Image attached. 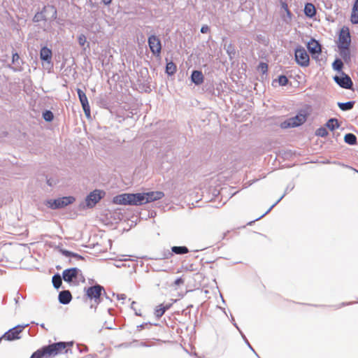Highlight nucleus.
<instances>
[{"label":"nucleus","instance_id":"1","mask_svg":"<svg viewBox=\"0 0 358 358\" xmlns=\"http://www.w3.org/2000/svg\"><path fill=\"white\" fill-rule=\"evenodd\" d=\"M62 278L65 282L74 285H78L80 281L85 280L82 271L77 267L64 269L62 272Z\"/></svg>","mask_w":358,"mask_h":358},{"label":"nucleus","instance_id":"2","mask_svg":"<svg viewBox=\"0 0 358 358\" xmlns=\"http://www.w3.org/2000/svg\"><path fill=\"white\" fill-rule=\"evenodd\" d=\"M75 201L76 199L74 196H67L54 199H48L46 201L45 205L52 210H57L63 208L68 205L73 203Z\"/></svg>","mask_w":358,"mask_h":358},{"label":"nucleus","instance_id":"3","mask_svg":"<svg viewBox=\"0 0 358 358\" xmlns=\"http://www.w3.org/2000/svg\"><path fill=\"white\" fill-rule=\"evenodd\" d=\"M48 358H52L61 354L64 350L68 353L69 350L66 349V344L64 341L55 342L47 345H43Z\"/></svg>","mask_w":358,"mask_h":358},{"label":"nucleus","instance_id":"4","mask_svg":"<svg viewBox=\"0 0 358 358\" xmlns=\"http://www.w3.org/2000/svg\"><path fill=\"white\" fill-rule=\"evenodd\" d=\"M294 60L301 67H307L310 64L309 55L301 45H297L294 49Z\"/></svg>","mask_w":358,"mask_h":358},{"label":"nucleus","instance_id":"5","mask_svg":"<svg viewBox=\"0 0 358 358\" xmlns=\"http://www.w3.org/2000/svg\"><path fill=\"white\" fill-rule=\"evenodd\" d=\"M29 325V324H18L13 328H10L1 336H0V341L2 339L8 341H13L20 339L21 338L20 336V333L24 330L25 327H28Z\"/></svg>","mask_w":358,"mask_h":358},{"label":"nucleus","instance_id":"6","mask_svg":"<svg viewBox=\"0 0 358 358\" xmlns=\"http://www.w3.org/2000/svg\"><path fill=\"white\" fill-rule=\"evenodd\" d=\"M84 292H85V296L91 301L98 299V297L103 296V294H106L104 287L97 283L94 285L85 287Z\"/></svg>","mask_w":358,"mask_h":358},{"label":"nucleus","instance_id":"7","mask_svg":"<svg viewBox=\"0 0 358 358\" xmlns=\"http://www.w3.org/2000/svg\"><path fill=\"white\" fill-rule=\"evenodd\" d=\"M106 192L101 189H94L87 195L85 198L86 206L89 208H92L104 197Z\"/></svg>","mask_w":358,"mask_h":358},{"label":"nucleus","instance_id":"8","mask_svg":"<svg viewBox=\"0 0 358 358\" xmlns=\"http://www.w3.org/2000/svg\"><path fill=\"white\" fill-rule=\"evenodd\" d=\"M149 48L156 57H159L162 52V43L158 36L155 34L150 35L148 38Z\"/></svg>","mask_w":358,"mask_h":358},{"label":"nucleus","instance_id":"9","mask_svg":"<svg viewBox=\"0 0 358 358\" xmlns=\"http://www.w3.org/2000/svg\"><path fill=\"white\" fill-rule=\"evenodd\" d=\"M306 48L312 58L317 60L322 53V45L314 38H311L306 44Z\"/></svg>","mask_w":358,"mask_h":358},{"label":"nucleus","instance_id":"10","mask_svg":"<svg viewBox=\"0 0 358 358\" xmlns=\"http://www.w3.org/2000/svg\"><path fill=\"white\" fill-rule=\"evenodd\" d=\"M333 80L341 88L350 90L353 87L351 78L345 72H342L340 75L334 76Z\"/></svg>","mask_w":358,"mask_h":358},{"label":"nucleus","instance_id":"11","mask_svg":"<svg viewBox=\"0 0 358 358\" xmlns=\"http://www.w3.org/2000/svg\"><path fill=\"white\" fill-rule=\"evenodd\" d=\"M351 43V35L350 33L349 28L347 27H343L339 32L338 37L337 46H342L344 48L350 47Z\"/></svg>","mask_w":358,"mask_h":358},{"label":"nucleus","instance_id":"12","mask_svg":"<svg viewBox=\"0 0 358 358\" xmlns=\"http://www.w3.org/2000/svg\"><path fill=\"white\" fill-rule=\"evenodd\" d=\"M76 92H77L79 101L80 102V104L82 106V108L85 113V116L87 118H90L91 117L90 106V103H89V101H88V99H87V97L85 93L80 88H77Z\"/></svg>","mask_w":358,"mask_h":358},{"label":"nucleus","instance_id":"13","mask_svg":"<svg viewBox=\"0 0 358 358\" xmlns=\"http://www.w3.org/2000/svg\"><path fill=\"white\" fill-rule=\"evenodd\" d=\"M295 187V184L293 182H289L285 189L284 194L261 216L256 218L255 220L250 221L248 223V225H252V223H254L255 221L259 220L262 219L263 217H264L266 214H268L273 207H275L285 196L287 194H288L289 192L292 191Z\"/></svg>","mask_w":358,"mask_h":358},{"label":"nucleus","instance_id":"14","mask_svg":"<svg viewBox=\"0 0 358 358\" xmlns=\"http://www.w3.org/2000/svg\"><path fill=\"white\" fill-rule=\"evenodd\" d=\"M129 206H141L144 204L142 193H129Z\"/></svg>","mask_w":358,"mask_h":358},{"label":"nucleus","instance_id":"15","mask_svg":"<svg viewBox=\"0 0 358 358\" xmlns=\"http://www.w3.org/2000/svg\"><path fill=\"white\" fill-rule=\"evenodd\" d=\"M307 119V114L305 112H299L294 117H290L289 121L292 122L294 127L302 125Z\"/></svg>","mask_w":358,"mask_h":358},{"label":"nucleus","instance_id":"16","mask_svg":"<svg viewBox=\"0 0 358 358\" xmlns=\"http://www.w3.org/2000/svg\"><path fill=\"white\" fill-rule=\"evenodd\" d=\"M52 50L47 46H43L40 50V59L41 61L50 64L52 62Z\"/></svg>","mask_w":358,"mask_h":358},{"label":"nucleus","instance_id":"17","mask_svg":"<svg viewBox=\"0 0 358 358\" xmlns=\"http://www.w3.org/2000/svg\"><path fill=\"white\" fill-rule=\"evenodd\" d=\"M190 80L195 85H200L203 83L204 77L201 71L193 70L190 76Z\"/></svg>","mask_w":358,"mask_h":358},{"label":"nucleus","instance_id":"18","mask_svg":"<svg viewBox=\"0 0 358 358\" xmlns=\"http://www.w3.org/2000/svg\"><path fill=\"white\" fill-rule=\"evenodd\" d=\"M113 203L117 205H129V193H122L118 195L115 196L112 200Z\"/></svg>","mask_w":358,"mask_h":358},{"label":"nucleus","instance_id":"19","mask_svg":"<svg viewBox=\"0 0 358 358\" xmlns=\"http://www.w3.org/2000/svg\"><path fill=\"white\" fill-rule=\"evenodd\" d=\"M72 300V295L69 290H62L58 294V301L61 304L67 305Z\"/></svg>","mask_w":358,"mask_h":358},{"label":"nucleus","instance_id":"20","mask_svg":"<svg viewBox=\"0 0 358 358\" xmlns=\"http://www.w3.org/2000/svg\"><path fill=\"white\" fill-rule=\"evenodd\" d=\"M280 5H281V8L283 9L286 13V15H282V19L284 22H285L286 24H289L291 22V21L292 20L293 15H292V12L289 10V9L288 8V5L286 2L281 1Z\"/></svg>","mask_w":358,"mask_h":358},{"label":"nucleus","instance_id":"21","mask_svg":"<svg viewBox=\"0 0 358 358\" xmlns=\"http://www.w3.org/2000/svg\"><path fill=\"white\" fill-rule=\"evenodd\" d=\"M316 8L312 3H306L303 8L304 15L308 18H313L316 15Z\"/></svg>","mask_w":358,"mask_h":358},{"label":"nucleus","instance_id":"22","mask_svg":"<svg viewBox=\"0 0 358 358\" xmlns=\"http://www.w3.org/2000/svg\"><path fill=\"white\" fill-rule=\"evenodd\" d=\"M20 55L17 52H13L12 54V64H15V66H13L12 65H8V67L13 71L14 72L21 71L22 69L21 67L18 68L17 66L20 65Z\"/></svg>","mask_w":358,"mask_h":358},{"label":"nucleus","instance_id":"23","mask_svg":"<svg viewBox=\"0 0 358 358\" xmlns=\"http://www.w3.org/2000/svg\"><path fill=\"white\" fill-rule=\"evenodd\" d=\"M171 307V303H168L166 305H164L163 303L159 304L155 309L154 313H155V317L157 319L160 318L165 313V312L167 310H169Z\"/></svg>","mask_w":358,"mask_h":358},{"label":"nucleus","instance_id":"24","mask_svg":"<svg viewBox=\"0 0 358 358\" xmlns=\"http://www.w3.org/2000/svg\"><path fill=\"white\" fill-rule=\"evenodd\" d=\"M339 50V55L343 59V61L348 63L350 60V47L344 48L342 46H338Z\"/></svg>","mask_w":358,"mask_h":358},{"label":"nucleus","instance_id":"25","mask_svg":"<svg viewBox=\"0 0 358 358\" xmlns=\"http://www.w3.org/2000/svg\"><path fill=\"white\" fill-rule=\"evenodd\" d=\"M59 252L62 255L66 257L74 258L76 260H83L85 259L84 257H83L82 255L66 249L61 248L59 249Z\"/></svg>","mask_w":358,"mask_h":358},{"label":"nucleus","instance_id":"26","mask_svg":"<svg viewBox=\"0 0 358 358\" xmlns=\"http://www.w3.org/2000/svg\"><path fill=\"white\" fill-rule=\"evenodd\" d=\"M166 60V66H165V73L169 76H172L176 73V70H177V66L173 62H172V61L167 62V59Z\"/></svg>","mask_w":358,"mask_h":358},{"label":"nucleus","instance_id":"27","mask_svg":"<svg viewBox=\"0 0 358 358\" xmlns=\"http://www.w3.org/2000/svg\"><path fill=\"white\" fill-rule=\"evenodd\" d=\"M355 101H348L347 102H338L337 106L343 111H348L353 108Z\"/></svg>","mask_w":358,"mask_h":358},{"label":"nucleus","instance_id":"28","mask_svg":"<svg viewBox=\"0 0 358 358\" xmlns=\"http://www.w3.org/2000/svg\"><path fill=\"white\" fill-rule=\"evenodd\" d=\"M62 275H61L59 273L54 274L52 277V283L53 287L58 289L62 287Z\"/></svg>","mask_w":358,"mask_h":358},{"label":"nucleus","instance_id":"29","mask_svg":"<svg viewBox=\"0 0 358 358\" xmlns=\"http://www.w3.org/2000/svg\"><path fill=\"white\" fill-rule=\"evenodd\" d=\"M325 127H327L330 131H333L340 127V124L336 118L331 117L327 120L325 124Z\"/></svg>","mask_w":358,"mask_h":358},{"label":"nucleus","instance_id":"30","mask_svg":"<svg viewBox=\"0 0 358 358\" xmlns=\"http://www.w3.org/2000/svg\"><path fill=\"white\" fill-rule=\"evenodd\" d=\"M344 142L350 145L357 144V138L352 133H348L344 136Z\"/></svg>","mask_w":358,"mask_h":358},{"label":"nucleus","instance_id":"31","mask_svg":"<svg viewBox=\"0 0 358 358\" xmlns=\"http://www.w3.org/2000/svg\"><path fill=\"white\" fill-rule=\"evenodd\" d=\"M171 250L173 252V255H185L189 252V249L187 247L182 245V246H172L171 248Z\"/></svg>","mask_w":358,"mask_h":358},{"label":"nucleus","instance_id":"32","mask_svg":"<svg viewBox=\"0 0 358 358\" xmlns=\"http://www.w3.org/2000/svg\"><path fill=\"white\" fill-rule=\"evenodd\" d=\"M343 63L341 59L336 57L334 61L332 63V69L339 73H341L342 72H344L343 71Z\"/></svg>","mask_w":358,"mask_h":358},{"label":"nucleus","instance_id":"33","mask_svg":"<svg viewBox=\"0 0 358 358\" xmlns=\"http://www.w3.org/2000/svg\"><path fill=\"white\" fill-rule=\"evenodd\" d=\"M78 43L81 47H83V50H86L87 48H90V43L87 41V38L83 34L78 35Z\"/></svg>","mask_w":358,"mask_h":358},{"label":"nucleus","instance_id":"34","mask_svg":"<svg viewBox=\"0 0 358 358\" xmlns=\"http://www.w3.org/2000/svg\"><path fill=\"white\" fill-rule=\"evenodd\" d=\"M30 358H48L44 347L43 346L36 351H35L31 355Z\"/></svg>","mask_w":358,"mask_h":358},{"label":"nucleus","instance_id":"35","mask_svg":"<svg viewBox=\"0 0 358 358\" xmlns=\"http://www.w3.org/2000/svg\"><path fill=\"white\" fill-rule=\"evenodd\" d=\"M350 22L352 24H358V8L353 6L350 15Z\"/></svg>","mask_w":358,"mask_h":358},{"label":"nucleus","instance_id":"36","mask_svg":"<svg viewBox=\"0 0 358 358\" xmlns=\"http://www.w3.org/2000/svg\"><path fill=\"white\" fill-rule=\"evenodd\" d=\"M54 114L50 110H45L42 112V117L47 122H51L54 120Z\"/></svg>","mask_w":358,"mask_h":358},{"label":"nucleus","instance_id":"37","mask_svg":"<svg viewBox=\"0 0 358 358\" xmlns=\"http://www.w3.org/2000/svg\"><path fill=\"white\" fill-rule=\"evenodd\" d=\"M144 204L155 201L153 192H143Z\"/></svg>","mask_w":358,"mask_h":358},{"label":"nucleus","instance_id":"38","mask_svg":"<svg viewBox=\"0 0 358 358\" xmlns=\"http://www.w3.org/2000/svg\"><path fill=\"white\" fill-rule=\"evenodd\" d=\"M32 20L34 22H39L41 21H47L48 18L46 17L45 15L42 13V12L37 11L34 15Z\"/></svg>","mask_w":358,"mask_h":358},{"label":"nucleus","instance_id":"39","mask_svg":"<svg viewBox=\"0 0 358 358\" xmlns=\"http://www.w3.org/2000/svg\"><path fill=\"white\" fill-rule=\"evenodd\" d=\"M240 334L243 338V340L244 341L245 343L246 344V345L248 347V348L255 355V356L258 358H260V357L258 355V354L256 352V351L255 350V349L252 348V346L250 345V343H249L248 340L247 339L245 335L243 333L242 331H240Z\"/></svg>","mask_w":358,"mask_h":358},{"label":"nucleus","instance_id":"40","mask_svg":"<svg viewBox=\"0 0 358 358\" xmlns=\"http://www.w3.org/2000/svg\"><path fill=\"white\" fill-rule=\"evenodd\" d=\"M227 55L230 59H232L236 55V50L231 43H229L226 48Z\"/></svg>","mask_w":358,"mask_h":358},{"label":"nucleus","instance_id":"41","mask_svg":"<svg viewBox=\"0 0 358 358\" xmlns=\"http://www.w3.org/2000/svg\"><path fill=\"white\" fill-rule=\"evenodd\" d=\"M277 81L280 86H286L289 83L287 77L283 74L278 76Z\"/></svg>","mask_w":358,"mask_h":358},{"label":"nucleus","instance_id":"42","mask_svg":"<svg viewBox=\"0 0 358 358\" xmlns=\"http://www.w3.org/2000/svg\"><path fill=\"white\" fill-rule=\"evenodd\" d=\"M328 134L327 129L324 127H320L315 131V135L320 137H326Z\"/></svg>","mask_w":358,"mask_h":358},{"label":"nucleus","instance_id":"43","mask_svg":"<svg viewBox=\"0 0 358 358\" xmlns=\"http://www.w3.org/2000/svg\"><path fill=\"white\" fill-rule=\"evenodd\" d=\"M50 9L49 13H50L51 15H50L49 20L50 22H52V21H54L55 20H56L57 17V10L54 5H52L50 7Z\"/></svg>","mask_w":358,"mask_h":358},{"label":"nucleus","instance_id":"44","mask_svg":"<svg viewBox=\"0 0 358 358\" xmlns=\"http://www.w3.org/2000/svg\"><path fill=\"white\" fill-rule=\"evenodd\" d=\"M268 66L266 63L261 62L258 65V69L262 72V74H266L268 72Z\"/></svg>","mask_w":358,"mask_h":358},{"label":"nucleus","instance_id":"45","mask_svg":"<svg viewBox=\"0 0 358 358\" xmlns=\"http://www.w3.org/2000/svg\"><path fill=\"white\" fill-rule=\"evenodd\" d=\"M115 320L111 319L110 321H106L104 322V327L107 329H115Z\"/></svg>","mask_w":358,"mask_h":358},{"label":"nucleus","instance_id":"46","mask_svg":"<svg viewBox=\"0 0 358 358\" xmlns=\"http://www.w3.org/2000/svg\"><path fill=\"white\" fill-rule=\"evenodd\" d=\"M172 256H173V252H172V250H171V251H170V250H164V251L162 252V257H160L159 259H169V258H171Z\"/></svg>","mask_w":358,"mask_h":358},{"label":"nucleus","instance_id":"47","mask_svg":"<svg viewBox=\"0 0 358 358\" xmlns=\"http://www.w3.org/2000/svg\"><path fill=\"white\" fill-rule=\"evenodd\" d=\"M294 127L293 124H292V122L289 121V118L281 123V128H282V129L294 128Z\"/></svg>","mask_w":358,"mask_h":358},{"label":"nucleus","instance_id":"48","mask_svg":"<svg viewBox=\"0 0 358 358\" xmlns=\"http://www.w3.org/2000/svg\"><path fill=\"white\" fill-rule=\"evenodd\" d=\"M151 325H152V324L150 322L142 323L136 327V331H140L143 330V329L146 328L148 326H151Z\"/></svg>","mask_w":358,"mask_h":358},{"label":"nucleus","instance_id":"49","mask_svg":"<svg viewBox=\"0 0 358 358\" xmlns=\"http://www.w3.org/2000/svg\"><path fill=\"white\" fill-rule=\"evenodd\" d=\"M155 201L159 200L164 196V194L161 191L153 192Z\"/></svg>","mask_w":358,"mask_h":358},{"label":"nucleus","instance_id":"50","mask_svg":"<svg viewBox=\"0 0 358 358\" xmlns=\"http://www.w3.org/2000/svg\"><path fill=\"white\" fill-rule=\"evenodd\" d=\"M77 348L80 353L88 351V348L85 345L78 344Z\"/></svg>","mask_w":358,"mask_h":358},{"label":"nucleus","instance_id":"51","mask_svg":"<svg viewBox=\"0 0 358 358\" xmlns=\"http://www.w3.org/2000/svg\"><path fill=\"white\" fill-rule=\"evenodd\" d=\"M52 5L50 4H48L46 6H44L42 9L41 10H39L38 12H42V13L43 15H45V14H49V12H50V7Z\"/></svg>","mask_w":358,"mask_h":358},{"label":"nucleus","instance_id":"52","mask_svg":"<svg viewBox=\"0 0 358 358\" xmlns=\"http://www.w3.org/2000/svg\"><path fill=\"white\" fill-rule=\"evenodd\" d=\"M46 180L47 185L50 187H54L57 183V180L53 178H47Z\"/></svg>","mask_w":358,"mask_h":358},{"label":"nucleus","instance_id":"53","mask_svg":"<svg viewBox=\"0 0 358 358\" xmlns=\"http://www.w3.org/2000/svg\"><path fill=\"white\" fill-rule=\"evenodd\" d=\"M185 282V280L184 279L182 278V277H178L177 278L175 281H174V285H176V286H180L182 284H184Z\"/></svg>","mask_w":358,"mask_h":358},{"label":"nucleus","instance_id":"54","mask_svg":"<svg viewBox=\"0 0 358 358\" xmlns=\"http://www.w3.org/2000/svg\"><path fill=\"white\" fill-rule=\"evenodd\" d=\"M136 301H133L131 304V308L134 310V313H135V315H137V316H141V313L140 312V310H136V308L134 307V306L136 305Z\"/></svg>","mask_w":358,"mask_h":358},{"label":"nucleus","instance_id":"55","mask_svg":"<svg viewBox=\"0 0 358 358\" xmlns=\"http://www.w3.org/2000/svg\"><path fill=\"white\" fill-rule=\"evenodd\" d=\"M210 31V28L207 24H203L201 26L200 31L202 34H206Z\"/></svg>","mask_w":358,"mask_h":358},{"label":"nucleus","instance_id":"56","mask_svg":"<svg viewBox=\"0 0 358 358\" xmlns=\"http://www.w3.org/2000/svg\"><path fill=\"white\" fill-rule=\"evenodd\" d=\"M94 303H95V310H96L98 305H99L103 301V296L98 297V299L93 300Z\"/></svg>","mask_w":358,"mask_h":358},{"label":"nucleus","instance_id":"57","mask_svg":"<svg viewBox=\"0 0 358 358\" xmlns=\"http://www.w3.org/2000/svg\"><path fill=\"white\" fill-rule=\"evenodd\" d=\"M105 297L106 299V304L107 306H109L110 304L112 303L113 302V300L110 298V296H108L107 293L106 292V294H103V298Z\"/></svg>","mask_w":358,"mask_h":358},{"label":"nucleus","instance_id":"58","mask_svg":"<svg viewBox=\"0 0 358 358\" xmlns=\"http://www.w3.org/2000/svg\"><path fill=\"white\" fill-rule=\"evenodd\" d=\"M22 297V299L24 298L19 293V292H17V296L15 297L14 301L16 305H17L20 302V298Z\"/></svg>","mask_w":358,"mask_h":358},{"label":"nucleus","instance_id":"59","mask_svg":"<svg viewBox=\"0 0 358 358\" xmlns=\"http://www.w3.org/2000/svg\"><path fill=\"white\" fill-rule=\"evenodd\" d=\"M138 345L141 346V347H146V348H149V347H151L153 345V344H148V343L146 342H143V341H141L138 343Z\"/></svg>","mask_w":358,"mask_h":358},{"label":"nucleus","instance_id":"60","mask_svg":"<svg viewBox=\"0 0 358 358\" xmlns=\"http://www.w3.org/2000/svg\"><path fill=\"white\" fill-rule=\"evenodd\" d=\"M117 299L118 300H124L126 299V295L124 294H117Z\"/></svg>","mask_w":358,"mask_h":358},{"label":"nucleus","instance_id":"61","mask_svg":"<svg viewBox=\"0 0 358 358\" xmlns=\"http://www.w3.org/2000/svg\"><path fill=\"white\" fill-rule=\"evenodd\" d=\"M55 20L56 21V23L59 25H62L64 24V20L60 17H57V19Z\"/></svg>","mask_w":358,"mask_h":358},{"label":"nucleus","instance_id":"62","mask_svg":"<svg viewBox=\"0 0 358 358\" xmlns=\"http://www.w3.org/2000/svg\"><path fill=\"white\" fill-rule=\"evenodd\" d=\"M231 322L233 325L238 329V331L240 332L241 331L240 328L238 327V324L236 323L234 318L231 316Z\"/></svg>","mask_w":358,"mask_h":358},{"label":"nucleus","instance_id":"63","mask_svg":"<svg viewBox=\"0 0 358 358\" xmlns=\"http://www.w3.org/2000/svg\"><path fill=\"white\" fill-rule=\"evenodd\" d=\"M101 2L105 5V6H109L111 2H112V0H101Z\"/></svg>","mask_w":358,"mask_h":358},{"label":"nucleus","instance_id":"64","mask_svg":"<svg viewBox=\"0 0 358 358\" xmlns=\"http://www.w3.org/2000/svg\"><path fill=\"white\" fill-rule=\"evenodd\" d=\"M108 314L111 316H113L114 315V310L112 308H108L107 310Z\"/></svg>","mask_w":358,"mask_h":358}]
</instances>
